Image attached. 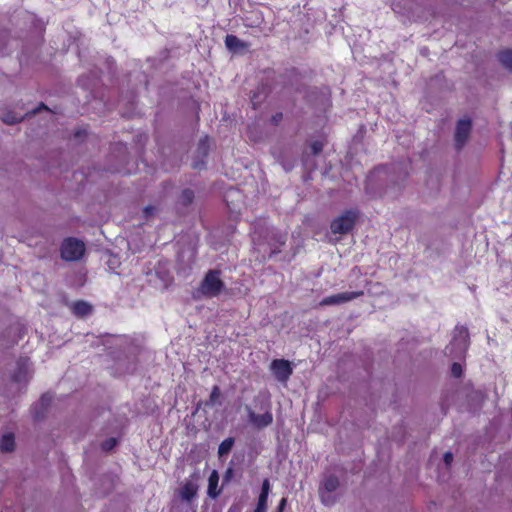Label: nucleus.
Here are the masks:
<instances>
[{"label":"nucleus","mask_w":512,"mask_h":512,"mask_svg":"<svg viewBox=\"0 0 512 512\" xmlns=\"http://www.w3.org/2000/svg\"><path fill=\"white\" fill-rule=\"evenodd\" d=\"M225 290V283L221 279V271L218 269L208 270L196 293L205 298L218 297Z\"/></svg>","instance_id":"f257e3e1"},{"label":"nucleus","mask_w":512,"mask_h":512,"mask_svg":"<svg viewBox=\"0 0 512 512\" xmlns=\"http://www.w3.org/2000/svg\"><path fill=\"white\" fill-rule=\"evenodd\" d=\"M359 218V211L356 209L345 210L340 216L334 218L330 223V230L333 234L346 235L353 231L356 221Z\"/></svg>","instance_id":"f03ea898"},{"label":"nucleus","mask_w":512,"mask_h":512,"mask_svg":"<svg viewBox=\"0 0 512 512\" xmlns=\"http://www.w3.org/2000/svg\"><path fill=\"white\" fill-rule=\"evenodd\" d=\"M84 253V243L74 237L64 239L60 247L61 258L68 262L80 260Z\"/></svg>","instance_id":"7ed1b4c3"},{"label":"nucleus","mask_w":512,"mask_h":512,"mask_svg":"<svg viewBox=\"0 0 512 512\" xmlns=\"http://www.w3.org/2000/svg\"><path fill=\"white\" fill-rule=\"evenodd\" d=\"M470 344L469 331L466 326L457 325L454 329L453 339L450 343V353L457 350V357L463 356Z\"/></svg>","instance_id":"20e7f679"},{"label":"nucleus","mask_w":512,"mask_h":512,"mask_svg":"<svg viewBox=\"0 0 512 512\" xmlns=\"http://www.w3.org/2000/svg\"><path fill=\"white\" fill-rule=\"evenodd\" d=\"M339 487V479L334 475L325 477L322 482V486L319 488V494L321 501L324 505H332L335 502V498L331 496V493L336 491Z\"/></svg>","instance_id":"39448f33"},{"label":"nucleus","mask_w":512,"mask_h":512,"mask_svg":"<svg viewBox=\"0 0 512 512\" xmlns=\"http://www.w3.org/2000/svg\"><path fill=\"white\" fill-rule=\"evenodd\" d=\"M270 369L275 378L282 383L289 380L293 374V367L291 362L286 359H274L270 364Z\"/></svg>","instance_id":"423d86ee"},{"label":"nucleus","mask_w":512,"mask_h":512,"mask_svg":"<svg viewBox=\"0 0 512 512\" xmlns=\"http://www.w3.org/2000/svg\"><path fill=\"white\" fill-rule=\"evenodd\" d=\"M364 295L362 290L359 291H351V292H342L334 295L327 296L323 298L320 302L321 306H329V305H339L354 299H357Z\"/></svg>","instance_id":"0eeeda50"},{"label":"nucleus","mask_w":512,"mask_h":512,"mask_svg":"<svg viewBox=\"0 0 512 512\" xmlns=\"http://www.w3.org/2000/svg\"><path fill=\"white\" fill-rule=\"evenodd\" d=\"M472 128V122L470 119H460L457 122L455 129V146L457 150L462 149V147L467 142L470 132Z\"/></svg>","instance_id":"6e6552de"},{"label":"nucleus","mask_w":512,"mask_h":512,"mask_svg":"<svg viewBox=\"0 0 512 512\" xmlns=\"http://www.w3.org/2000/svg\"><path fill=\"white\" fill-rule=\"evenodd\" d=\"M249 423L256 429H264L273 422V414L266 411L263 414H256L250 407H247Z\"/></svg>","instance_id":"1a4fd4ad"},{"label":"nucleus","mask_w":512,"mask_h":512,"mask_svg":"<svg viewBox=\"0 0 512 512\" xmlns=\"http://www.w3.org/2000/svg\"><path fill=\"white\" fill-rule=\"evenodd\" d=\"M309 101L315 104L331 105V90L328 86H322L320 88H314L307 95Z\"/></svg>","instance_id":"9d476101"},{"label":"nucleus","mask_w":512,"mask_h":512,"mask_svg":"<svg viewBox=\"0 0 512 512\" xmlns=\"http://www.w3.org/2000/svg\"><path fill=\"white\" fill-rule=\"evenodd\" d=\"M270 93L271 87L269 84L264 82L259 83L250 98L253 108L257 109Z\"/></svg>","instance_id":"9b49d317"},{"label":"nucleus","mask_w":512,"mask_h":512,"mask_svg":"<svg viewBox=\"0 0 512 512\" xmlns=\"http://www.w3.org/2000/svg\"><path fill=\"white\" fill-rule=\"evenodd\" d=\"M29 375V359L20 358L17 361V367L11 376V379L15 383L26 382Z\"/></svg>","instance_id":"f8f14e48"},{"label":"nucleus","mask_w":512,"mask_h":512,"mask_svg":"<svg viewBox=\"0 0 512 512\" xmlns=\"http://www.w3.org/2000/svg\"><path fill=\"white\" fill-rule=\"evenodd\" d=\"M209 149H210V138L208 136H205L198 141L196 152L202 159H205L208 156ZM203 164H204L203 160H201L200 162L195 161L193 163V168L199 169L200 165H203Z\"/></svg>","instance_id":"ddd939ff"},{"label":"nucleus","mask_w":512,"mask_h":512,"mask_svg":"<svg viewBox=\"0 0 512 512\" xmlns=\"http://www.w3.org/2000/svg\"><path fill=\"white\" fill-rule=\"evenodd\" d=\"M218 482H219V474L216 470H213L208 478V489L207 494L211 498H217L220 493L221 489H218Z\"/></svg>","instance_id":"4468645a"},{"label":"nucleus","mask_w":512,"mask_h":512,"mask_svg":"<svg viewBox=\"0 0 512 512\" xmlns=\"http://www.w3.org/2000/svg\"><path fill=\"white\" fill-rule=\"evenodd\" d=\"M198 487L191 481H186L180 491L183 500L191 501L197 494Z\"/></svg>","instance_id":"2eb2a0df"},{"label":"nucleus","mask_w":512,"mask_h":512,"mask_svg":"<svg viewBox=\"0 0 512 512\" xmlns=\"http://www.w3.org/2000/svg\"><path fill=\"white\" fill-rule=\"evenodd\" d=\"M72 312L78 317H84L92 312V306L83 300H78L73 303Z\"/></svg>","instance_id":"dca6fc26"},{"label":"nucleus","mask_w":512,"mask_h":512,"mask_svg":"<svg viewBox=\"0 0 512 512\" xmlns=\"http://www.w3.org/2000/svg\"><path fill=\"white\" fill-rule=\"evenodd\" d=\"M15 448V437L12 433H7L0 439V450L3 452H12Z\"/></svg>","instance_id":"f3484780"},{"label":"nucleus","mask_w":512,"mask_h":512,"mask_svg":"<svg viewBox=\"0 0 512 512\" xmlns=\"http://www.w3.org/2000/svg\"><path fill=\"white\" fill-rule=\"evenodd\" d=\"M234 443H235V439L233 437H228V438L224 439L218 447L219 457H223V456L229 454Z\"/></svg>","instance_id":"a211bd4d"},{"label":"nucleus","mask_w":512,"mask_h":512,"mask_svg":"<svg viewBox=\"0 0 512 512\" xmlns=\"http://www.w3.org/2000/svg\"><path fill=\"white\" fill-rule=\"evenodd\" d=\"M499 62L507 69L512 70V50H504L498 53Z\"/></svg>","instance_id":"6ab92c4d"},{"label":"nucleus","mask_w":512,"mask_h":512,"mask_svg":"<svg viewBox=\"0 0 512 512\" xmlns=\"http://www.w3.org/2000/svg\"><path fill=\"white\" fill-rule=\"evenodd\" d=\"M194 197V192L191 189L187 188L181 192L179 201L183 206H188L193 202Z\"/></svg>","instance_id":"aec40b11"},{"label":"nucleus","mask_w":512,"mask_h":512,"mask_svg":"<svg viewBox=\"0 0 512 512\" xmlns=\"http://www.w3.org/2000/svg\"><path fill=\"white\" fill-rule=\"evenodd\" d=\"M225 45L228 49H236L243 46L237 36L230 34L225 37Z\"/></svg>","instance_id":"412c9836"},{"label":"nucleus","mask_w":512,"mask_h":512,"mask_svg":"<svg viewBox=\"0 0 512 512\" xmlns=\"http://www.w3.org/2000/svg\"><path fill=\"white\" fill-rule=\"evenodd\" d=\"M22 119H23V117L21 115H16V114H12V113H7L2 118L3 122L6 123V124H9V125L18 123Z\"/></svg>","instance_id":"4be33fe9"},{"label":"nucleus","mask_w":512,"mask_h":512,"mask_svg":"<svg viewBox=\"0 0 512 512\" xmlns=\"http://www.w3.org/2000/svg\"><path fill=\"white\" fill-rule=\"evenodd\" d=\"M116 444H117V439L111 437L102 442L101 448L104 451H110L116 446Z\"/></svg>","instance_id":"5701e85b"},{"label":"nucleus","mask_w":512,"mask_h":512,"mask_svg":"<svg viewBox=\"0 0 512 512\" xmlns=\"http://www.w3.org/2000/svg\"><path fill=\"white\" fill-rule=\"evenodd\" d=\"M323 147H324L323 142L319 141V140L313 141L310 145L311 152L313 155L320 154L323 150Z\"/></svg>","instance_id":"b1692460"},{"label":"nucleus","mask_w":512,"mask_h":512,"mask_svg":"<svg viewBox=\"0 0 512 512\" xmlns=\"http://www.w3.org/2000/svg\"><path fill=\"white\" fill-rule=\"evenodd\" d=\"M463 370L461 364L454 362L451 365V374L455 378H460L462 376Z\"/></svg>","instance_id":"393cba45"},{"label":"nucleus","mask_w":512,"mask_h":512,"mask_svg":"<svg viewBox=\"0 0 512 512\" xmlns=\"http://www.w3.org/2000/svg\"><path fill=\"white\" fill-rule=\"evenodd\" d=\"M220 395H221V392H220L219 386H217V385L213 386L212 391L210 393V397H209L210 403L211 404L216 403V401L219 399Z\"/></svg>","instance_id":"a878e982"},{"label":"nucleus","mask_w":512,"mask_h":512,"mask_svg":"<svg viewBox=\"0 0 512 512\" xmlns=\"http://www.w3.org/2000/svg\"><path fill=\"white\" fill-rule=\"evenodd\" d=\"M53 400V395L50 393H44L40 398V404L43 408H47Z\"/></svg>","instance_id":"bb28decb"},{"label":"nucleus","mask_w":512,"mask_h":512,"mask_svg":"<svg viewBox=\"0 0 512 512\" xmlns=\"http://www.w3.org/2000/svg\"><path fill=\"white\" fill-rule=\"evenodd\" d=\"M267 505L268 496L259 495L256 507L267 511Z\"/></svg>","instance_id":"cd10ccee"},{"label":"nucleus","mask_w":512,"mask_h":512,"mask_svg":"<svg viewBox=\"0 0 512 512\" xmlns=\"http://www.w3.org/2000/svg\"><path fill=\"white\" fill-rule=\"evenodd\" d=\"M157 212V208L152 205H148L143 209V217L145 219H148L149 217L153 216Z\"/></svg>","instance_id":"c85d7f7f"},{"label":"nucleus","mask_w":512,"mask_h":512,"mask_svg":"<svg viewBox=\"0 0 512 512\" xmlns=\"http://www.w3.org/2000/svg\"><path fill=\"white\" fill-rule=\"evenodd\" d=\"M270 492V482L268 479H264L261 487V492L259 495L269 496Z\"/></svg>","instance_id":"c756f323"},{"label":"nucleus","mask_w":512,"mask_h":512,"mask_svg":"<svg viewBox=\"0 0 512 512\" xmlns=\"http://www.w3.org/2000/svg\"><path fill=\"white\" fill-rule=\"evenodd\" d=\"M283 119V113L277 112L274 115H272L270 121L274 126H277Z\"/></svg>","instance_id":"7c9ffc66"},{"label":"nucleus","mask_w":512,"mask_h":512,"mask_svg":"<svg viewBox=\"0 0 512 512\" xmlns=\"http://www.w3.org/2000/svg\"><path fill=\"white\" fill-rule=\"evenodd\" d=\"M233 476H234L233 468H231V467L227 468V470L225 471L224 476H223V482L228 483Z\"/></svg>","instance_id":"2f4dec72"},{"label":"nucleus","mask_w":512,"mask_h":512,"mask_svg":"<svg viewBox=\"0 0 512 512\" xmlns=\"http://www.w3.org/2000/svg\"><path fill=\"white\" fill-rule=\"evenodd\" d=\"M453 461V454L451 452H446L444 454V462L447 466H450Z\"/></svg>","instance_id":"473e14b6"},{"label":"nucleus","mask_w":512,"mask_h":512,"mask_svg":"<svg viewBox=\"0 0 512 512\" xmlns=\"http://www.w3.org/2000/svg\"><path fill=\"white\" fill-rule=\"evenodd\" d=\"M286 505H287V498L283 497V498L280 500V502H279V504H278V506H277V509H279L280 511H282V512H283V511H284V509H285V507H286Z\"/></svg>","instance_id":"72a5a7b5"},{"label":"nucleus","mask_w":512,"mask_h":512,"mask_svg":"<svg viewBox=\"0 0 512 512\" xmlns=\"http://www.w3.org/2000/svg\"><path fill=\"white\" fill-rule=\"evenodd\" d=\"M40 109H45V110H48L47 106L43 103L40 104V106L36 109V110H33V113L35 114L36 112H38Z\"/></svg>","instance_id":"f704fd0d"},{"label":"nucleus","mask_w":512,"mask_h":512,"mask_svg":"<svg viewBox=\"0 0 512 512\" xmlns=\"http://www.w3.org/2000/svg\"><path fill=\"white\" fill-rule=\"evenodd\" d=\"M253 512H266V511L256 507Z\"/></svg>","instance_id":"c9c22d12"},{"label":"nucleus","mask_w":512,"mask_h":512,"mask_svg":"<svg viewBox=\"0 0 512 512\" xmlns=\"http://www.w3.org/2000/svg\"><path fill=\"white\" fill-rule=\"evenodd\" d=\"M80 134H81V131H77V132L75 133V137H76V138H79V137H80Z\"/></svg>","instance_id":"e433bc0d"},{"label":"nucleus","mask_w":512,"mask_h":512,"mask_svg":"<svg viewBox=\"0 0 512 512\" xmlns=\"http://www.w3.org/2000/svg\"><path fill=\"white\" fill-rule=\"evenodd\" d=\"M274 512H282V511H280L279 509L276 508V510Z\"/></svg>","instance_id":"4c0bfd02"}]
</instances>
